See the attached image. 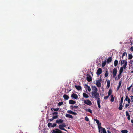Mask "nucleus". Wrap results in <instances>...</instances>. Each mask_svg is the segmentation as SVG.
Returning a JSON list of instances; mask_svg holds the SVG:
<instances>
[{
  "label": "nucleus",
  "instance_id": "f257e3e1",
  "mask_svg": "<svg viewBox=\"0 0 133 133\" xmlns=\"http://www.w3.org/2000/svg\"><path fill=\"white\" fill-rule=\"evenodd\" d=\"M91 94L93 98L97 99L100 97L99 94L97 91L95 92H92Z\"/></svg>",
  "mask_w": 133,
  "mask_h": 133
},
{
  "label": "nucleus",
  "instance_id": "f03ea898",
  "mask_svg": "<svg viewBox=\"0 0 133 133\" xmlns=\"http://www.w3.org/2000/svg\"><path fill=\"white\" fill-rule=\"evenodd\" d=\"M66 125L64 123H63L61 124H60L59 125V128L61 130H64L66 131H67V130L65 129L64 128V127H66Z\"/></svg>",
  "mask_w": 133,
  "mask_h": 133
},
{
  "label": "nucleus",
  "instance_id": "7ed1b4c3",
  "mask_svg": "<svg viewBox=\"0 0 133 133\" xmlns=\"http://www.w3.org/2000/svg\"><path fill=\"white\" fill-rule=\"evenodd\" d=\"M98 129L99 132L100 133H107L106 131L104 128L101 127H99Z\"/></svg>",
  "mask_w": 133,
  "mask_h": 133
},
{
  "label": "nucleus",
  "instance_id": "20e7f679",
  "mask_svg": "<svg viewBox=\"0 0 133 133\" xmlns=\"http://www.w3.org/2000/svg\"><path fill=\"white\" fill-rule=\"evenodd\" d=\"M117 69L115 68H114L113 69V77L114 78L115 77L117 73Z\"/></svg>",
  "mask_w": 133,
  "mask_h": 133
},
{
  "label": "nucleus",
  "instance_id": "39448f33",
  "mask_svg": "<svg viewBox=\"0 0 133 133\" xmlns=\"http://www.w3.org/2000/svg\"><path fill=\"white\" fill-rule=\"evenodd\" d=\"M87 79L88 82H90L92 81V77L89 74H87Z\"/></svg>",
  "mask_w": 133,
  "mask_h": 133
},
{
  "label": "nucleus",
  "instance_id": "423d86ee",
  "mask_svg": "<svg viewBox=\"0 0 133 133\" xmlns=\"http://www.w3.org/2000/svg\"><path fill=\"white\" fill-rule=\"evenodd\" d=\"M84 103L89 105L90 106L92 104L91 101L89 100H87L84 101Z\"/></svg>",
  "mask_w": 133,
  "mask_h": 133
},
{
  "label": "nucleus",
  "instance_id": "0eeeda50",
  "mask_svg": "<svg viewBox=\"0 0 133 133\" xmlns=\"http://www.w3.org/2000/svg\"><path fill=\"white\" fill-rule=\"evenodd\" d=\"M91 87L92 91V92H95L97 91V89L95 86H92Z\"/></svg>",
  "mask_w": 133,
  "mask_h": 133
},
{
  "label": "nucleus",
  "instance_id": "6e6552de",
  "mask_svg": "<svg viewBox=\"0 0 133 133\" xmlns=\"http://www.w3.org/2000/svg\"><path fill=\"white\" fill-rule=\"evenodd\" d=\"M102 72V69L101 68H99L97 70L96 74L97 75H98L101 74Z\"/></svg>",
  "mask_w": 133,
  "mask_h": 133
},
{
  "label": "nucleus",
  "instance_id": "1a4fd4ad",
  "mask_svg": "<svg viewBox=\"0 0 133 133\" xmlns=\"http://www.w3.org/2000/svg\"><path fill=\"white\" fill-rule=\"evenodd\" d=\"M52 131L54 133H62L61 130L57 129H56L55 130H53Z\"/></svg>",
  "mask_w": 133,
  "mask_h": 133
},
{
  "label": "nucleus",
  "instance_id": "9d476101",
  "mask_svg": "<svg viewBox=\"0 0 133 133\" xmlns=\"http://www.w3.org/2000/svg\"><path fill=\"white\" fill-rule=\"evenodd\" d=\"M64 121V120L58 119L56 120V123L58 124L62 123Z\"/></svg>",
  "mask_w": 133,
  "mask_h": 133
},
{
  "label": "nucleus",
  "instance_id": "9b49d317",
  "mask_svg": "<svg viewBox=\"0 0 133 133\" xmlns=\"http://www.w3.org/2000/svg\"><path fill=\"white\" fill-rule=\"evenodd\" d=\"M94 121L96 122L98 125V129L99 127H101V123L99 122V120L97 119H95Z\"/></svg>",
  "mask_w": 133,
  "mask_h": 133
},
{
  "label": "nucleus",
  "instance_id": "f8f14e48",
  "mask_svg": "<svg viewBox=\"0 0 133 133\" xmlns=\"http://www.w3.org/2000/svg\"><path fill=\"white\" fill-rule=\"evenodd\" d=\"M71 97L75 99H77L78 98L77 95L74 93H73L71 95Z\"/></svg>",
  "mask_w": 133,
  "mask_h": 133
},
{
  "label": "nucleus",
  "instance_id": "ddd939ff",
  "mask_svg": "<svg viewBox=\"0 0 133 133\" xmlns=\"http://www.w3.org/2000/svg\"><path fill=\"white\" fill-rule=\"evenodd\" d=\"M96 84L97 86L98 87H100L101 86V84L99 82V81H96Z\"/></svg>",
  "mask_w": 133,
  "mask_h": 133
},
{
  "label": "nucleus",
  "instance_id": "4468645a",
  "mask_svg": "<svg viewBox=\"0 0 133 133\" xmlns=\"http://www.w3.org/2000/svg\"><path fill=\"white\" fill-rule=\"evenodd\" d=\"M85 89L89 91L90 92L91 90L90 87L88 85L86 84L85 86Z\"/></svg>",
  "mask_w": 133,
  "mask_h": 133
},
{
  "label": "nucleus",
  "instance_id": "2eb2a0df",
  "mask_svg": "<svg viewBox=\"0 0 133 133\" xmlns=\"http://www.w3.org/2000/svg\"><path fill=\"white\" fill-rule=\"evenodd\" d=\"M69 103L70 104H74L76 103L75 101L72 100H70L69 101Z\"/></svg>",
  "mask_w": 133,
  "mask_h": 133
},
{
  "label": "nucleus",
  "instance_id": "dca6fc26",
  "mask_svg": "<svg viewBox=\"0 0 133 133\" xmlns=\"http://www.w3.org/2000/svg\"><path fill=\"white\" fill-rule=\"evenodd\" d=\"M63 97L64 99L65 100H67L69 98V96L66 94L64 95Z\"/></svg>",
  "mask_w": 133,
  "mask_h": 133
},
{
  "label": "nucleus",
  "instance_id": "f3484780",
  "mask_svg": "<svg viewBox=\"0 0 133 133\" xmlns=\"http://www.w3.org/2000/svg\"><path fill=\"white\" fill-rule=\"evenodd\" d=\"M67 112L68 113L74 115H76L77 114L75 112H74L70 110H68L67 111Z\"/></svg>",
  "mask_w": 133,
  "mask_h": 133
},
{
  "label": "nucleus",
  "instance_id": "a211bd4d",
  "mask_svg": "<svg viewBox=\"0 0 133 133\" xmlns=\"http://www.w3.org/2000/svg\"><path fill=\"white\" fill-rule=\"evenodd\" d=\"M125 100L126 101H128V103H130V99L129 98V97L128 96H126V97L125 98Z\"/></svg>",
  "mask_w": 133,
  "mask_h": 133
},
{
  "label": "nucleus",
  "instance_id": "6ab92c4d",
  "mask_svg": "<svg viewBox=\"0 0 133 133\" xmlns=\"http://www.w3.org/2000/svg\"><path fill=\"white\" fill-rule=\"evenodd\" d=\"M75 88L78 90H81L82 88L80 86H77V85H75Z\"/></svg>",
  "mask_w": 133,
  "mask_h": 133
},
{
  "label": "nucleus",
  "instance_id": "aec40b11",
  "mask_svg": "<svg viewBox=\"0 0 133 133\" xmlns=\"http://www.w3.org/2000/svg\"><path fill=\"white\" fill-rule=\"evenodd\" d=\"M112 60V58L111 57H110L108 58L107 60V63H109L110 62H111Z\"/></svg>",
  "mask_w": 133,
  "mask_h": 133
},
{
  "label": "nucleus",
  "instance_id": "412c9836",
  "mask_svg": "<svg viewBox=\"0 0 133 133\" xmlns=\"http://www.w3.org/2000/svg\"><path fill=\"white\" fill-rule=\"evenodd\" d=\"M83 97L85 98H88L89 97V96L88 95L85 93H83Z\"/></svg>",
  "mask_w": 133,
  "mask_h": 133
},
{
  "label": "nucleus",
  "instance_id": "4be33fe9",
  "mask_svg": "<svg viewBox=\"0 0 133 133\" xmlns=\"http://www.w3.org/2000/svg\"><path fill=\"white\" fill-rule=\"evenodd\" d=\"M127 64V62H125V64H124L123 66H122V68H123L124 69H126L127 67L126 66Z\"/></svg>",
  "mask_w": 133,
  "mask_h": 133
},
{
  "label": "nucleus",
  "instance_id": "5701e85b",
  "mask_svg": "<svg viewBox=\"0 0 133 133\" xmlns=\"http://www.w3.org/2000/svg\"><path fill=\"white\" fill-rule=\"evenodd\" d=\"M123 69L122 67H121L119 69V73L122 74L123 71Z\"/></svg>",
  "mask_w": 133,
  "mask_h": 133
},
{
  "label": "nucleus",
  "instance_id": "b1692460",
  "mask_svg": "<svg viewBox=\"0 0 133 133\" xmlns=\"http://www.w3.org/2000/svg\"><path fill=\"white\" fill-rule=\"evenodd\" d=\"M118 63V62L117 60H115V61L114 63V64L115 66H116L117 65Z\"/></svg>",
  "mask_w": 133,
  "mask_h": 133
},
{
  "label": "nucleus",
  "instance_id": "393cba45",
  "mask_svg": "<svg viewBox=\"0 0 133 133\" xmlns=\"http://www.w3.org/2000/svg\"><path fill=\"white\" fill-rule=\"evenodd\" d=\"M108 74H109L108 71V70H107L105 72V77H108Z\"/></svg>",
  "mask_w": 133,
  "mask_h": 133
},
{
  "label": "nucleus",
  "instance_id": "a878e982",
  "mask_svg": "<svg viewBox=\"0 0 133 133\" xmlns=\"http://www.w3.org/2000/svg\"><path fill=\"white\" fill-rule=\"evenodd\" d=\"M127 62L126 61L124 60H122L121 62V65H122L123 64H124L125 62Z\"/></svg>",
  "mask_w": 133,
  "mask_h": 133
},
{
  "label": "nucleus",
  "instance_id": "bb28decb",
  "mask_svg": "<svg viewBox=\"0 0 133 133\" xmlns=\"http://www.w3.org/2000/svg\"><path fill=\"white\" fill-rule=\"evenodd\" d=\"M122 104L119 103V106L118 109L119 110H121L122 109L123 106L122 105Z\"/></svg>",
  "mask_w": 133,
  "mask_h": 133
},
{
  "label": "nucleus",
  "instance_id": "cd10ccee",
  "mask_svg": "<svg viewBox=\"0 0 133 133\" xmlns=\"http://www.w3.org/2000/svg\"><path fill=\"white\" fill-rule=\"evenodd\" d=\"M111 99L110 101L111 102H113L114 100V98L113 96L112 95L110 96Z\"/></svg>",
  "mask_w": 133,
  "mask_h": 133
},
{
  "label": "nucleus",
  "instance_id": "c85d7f7f",
  "mask_svg": "<svg viewBox=\"0 0 133 133\" xmlns=\"http://www.w3.org/2000/svg\"><path fill=\"white\" fill-rule=\"evenodd\" d=\"M112 93V90L111 89H110L108 91V95L109 96Z\"/></svg>",
  "mask_w": 133,
  "mask_h": 133
},
{
  "label": "nucleus",
  "instance_id": "c756f323",
  "mask_svg": "<svg viewBox=\"0 0 133 133\" xmlns=\"http://www.w3.org/2000/svg\"><path fill=\"white\" fill-rule=\"evenodd\" d=\"M132 56L131 54H129L128 55V59H131L132 58Z\"/></svg>",
  "mask_w": 133,
  "mask_h": 133
},
{
  "label": "nucleus",
  "instance_id": "7c9ffc66",
  "mask_svg": "<svg viewBox=\"0 0 133 133\" xmlns=\"http://www.w3.org/2000/svg\"><path fill=\"white\" fill-rule=\"evenodd\" d=\"M59 109V108H51V110L52 111H53V110H54L55 111H57Z\"/></svg>",
  "mask_w": 133,
  "mask_h": 133
},
{
  "label": "nucleus",
  "instance_id": "2f4dec72",
  "mask_svg": "<svg viewBox=\"0 0 133 133\" xmlns=\"http://www.w3.org/2000/svg\"><path fill=\"white\" fill-rule=\"evenodd\" d=\"M110 85V81L109 80L108 81H107V86L108 87V88L109 87Z\"/></svg>",
  "mask_w": 133,
  "mask_h": 133
},
{
  "label": "nucleus",
  "instance_id": "473e14b6",
  "mask_svg": "<svg viewBox=\"0 0 133 133\" xmlns=\"http://www.w3.org/2000/svg\"><path fill=\"white\" fill-rule=\"evenodd\" d=\"M106 63V62L104 61L103 62L102 64V67H104Z\"/></svg>",
  "mask_w": 133,
  "mask_h": 133
},
{
  "label": "nucleus",
  "instance_id": "72a5a7b5",
  "mask_svg": "<svg viewBox=\"0 0 133 133\" xmlns=\"http://www.w3.org/2000/svg\"><path fill=\"white\" fill-rule=\"evenodd\" d=\"M97 104H100L101 102V99H100L99 98H97Z\"/></svg>",
  "mask_w": 133,
  "mask_h": 133
},
{
  "label": "nucleus",
  "instance_id": "f704fd0d",
  "mask_svg": "<svg viewBox=\"0 0 133 133\" xmlns=\"http://www.w3.org/2000/svg\"><path fill=\"white\" fill-rule=\"evenodd\" d=\"M121 132L122 133H127L128 131L127 130H122Z\"/></svg>",
  "mask_w": 133,
  "mask_h": 133
},
{
  "label": "nucleus",
  "instance_id": "c9c22d12",
  "mask_svg": "<svg viewBox=\"0 0 133 133\" xmlns=\"http://www.w3.org/2000/svg\"><path fill=\"white\" fill-rule=\"evenodd\" d=\"M125 55H127V53L125 52H124V53H123L122 56V58H123V56H125Z\"/></svg>",
  "mask_w": 133,
  "mask_h": 133
},
{
  "label": "nucleus",
  "instance_id": "e433bc0d",
  "mask_svg": "<svg viewBox=\"0 0 133 133\" xmlns=\"http://www.w3.org/2000/svg\"><path fill=\"white\" fill-rule=\"evenodd\" d=\"M122 74L119 73V74L118 75V79H120L121 75Z\"/></svg>",
  "mask_w": 133,
  "mask_h": 133
},
{
  "label": "nucleus",
  "instance_id": "4c0bfd02",
  "mask_svg": "<svg viewBox=\"0 0 133 133\" xmlns=\"http://www.w3.org/2000/svg\"><path fill=\"white\" fill-rule=\"evenodd\" d=\"M130 97L131 98V102L133 103V96L131 95L130 96Z\"/></svg>",
  "mask_w": 133,
  "mask_h": 133
},
{
  "label": "nucleus",
  "instance_id": "58836bf2",
  "mask_svg": "<svg viewBox=\"0 0 133 133\" xmlns=\"http://www.w3.org/2000/svg\"><path fill=\"white\" fill-rule=\"evenodd\" d=\"M53 118L52 119H49V120L50 121H52L54 119H56V118H57V117H52Z\"/></svg>",
  "mask_w": 133,
  "mask_h": 133
},
{
  "label": "nucleus",
  "instance_id": "ea45409f",
  "mask_svg": "<svg viewBox=\"0 0 133 133\" xmlns=\"http://www.w3.org/2000/svg\"><path fill=\"white\" fill-rule=\"evenodd\" d=\"M126 116H130V115L129 114L128 112L127 111L126 112Z\"/></svg>",
  "mask_w": 133,
  "mask_h": 133
},
{
  "label": "nucleus",
  "instance_id": "a19ab883",
  "mask_svg": "<svg viewBox=\"0 0 133 133\" xmlns=\"http://www.w3.org/2000/svg\"><path fill=\"white\" fill-rule=\"evenodd\" d=\"M122 82V81H119V84H118V86L119 87H120V86H121V85Z\"/></svg>",
  "mask_w": 133,
  "mask_h": 133
},
{
  "label": "nucleus",
  "instance_id": "79ce46f5",
  "mask_svg": "<svg viewBox=\"0 0 133 133\" xmlns=\"http://www.w3.org/2000/svg\"><path fill=\"white\" fill-rule=\"evenodd\" d=\"M123 97H122L121 98L120 103L122 104L123 102Z\"/></svg>",
  "mask_w": 133,
  "mask_h": 133
},
{
  "label": "nucleus",
  "instance_id": "37998d69",
  "mask_svg": "<svg viewBox=\"0 0 133 133\" xmlns=\"http://www.w3.org/2000/svg\"><path fill=\"white\" fill-rule=\"evenodd\" d=\"M63 103L61 102H59L58 104V106H60L62 105L63 104Z\"/></svg>",
  "mask_w": 133,
  "mask_h": 133
},
{
  "label": "nucleus",
  "instance_id": "c03bdc74",
  "mask_svg": "<svg viewBox=\"0 0 133 133\" xmlns=\"http://www.w3.org/2000/svg\"><path fill=\"white\" fill-rule=\"evenodd\" d=\"M52 124L51 123H49L48 124V127H52Z\"/></svg>",
  "mask_w": 133,
  "mask_h": 133
},
{
  "label": "nucleus",
  "instance_id": "a18cd8bd",
  "mask_svg": "<svg viewBox=\"0 0 133 133\" xmlns=\"http://www.w3.org/2000/svg\"><path fill=\"white\" fill-rule=\"evenodd\" d=\"M56 123H54L52 125V127H54L56 126Z\"/></svg>",
  "mask_w": 133,
  "mask_h": 133
},
{
  "label": "nucleus",
  "instance_id": "49530a36",
  "mask_svg": "<svg viewBox=\"0 0 133 133\" xmlns=\"http://www.w3.org/2000/svg\"><path fill=\"white\" fill-rule=\"evenodd\" d=\"M109 97V96L108 95V96H106L104 97V98L105 99H107Z\"/></svg>",
  "mask_w": 133,
  "mask_h": 133
},
{
  "label": "nucleus",
  "instance_id": "de8ad7c7",
  "mask_svg": "<svg viewBox=\"0 0 133 133\" xmlns=\"http://www.w3.org/2000/svg\"><path fill=\"white\" fill-rule=\"evenodd\" d=\"M88 111L89 112H90V113H92V110L91 109H90L89 108L88 109Z\"/></svg>",
  "mask_w": 133,
  "mask_h": 133
},
{
  "label": "nucleus",
  "instance_id": "09e8293b",
  "mask_svg": "<svg viewBox=\"0 0 133 133\" xmlns=\"http://www.w3.org/2000/svg\"><path fill=\"white\" fill-rule=\"evenodd\" d=\"M85 119L86 121H88L89 120V118H88V117H85Z\"/></svg>",
  "mask_w": 133,
  "mask_h": 133
},
{
  "label": "nucleus",
  "instance_id": "8fccbe9b",
  "mask_svg": "<svg viewBox=\"0 0 133 133\" xmlns=\"http://www.w3.org/2000/svg\"><path fill=\"white\" fill-rule=\"evenodd\" d=\"M132 86V85H131L130 87H129L128 88H127L128 90L129 91L130 90L131 88V87Z\"/></svg>",
  "mask_w": 133,
  "mask_h": 133
},
{
  "label": "nucleus",
  "instance_id": "3c124183",
  "mask_svg": "<svg viewBox=\"0 0 133 133\" xmlns=\"http://www.w3.org/2000/svg\"><path fill=\"white\" fill-rule=\"evenodd\" d=\"M65 116H72L71 115L67 114Z\"/></svg>",
  "mask_w": 133,
  "mask_h": 133
},
{
  "label": "nucleus",
  "instance_id": "603ef678",
  "mask_svg": "<svg viewBox=\"0 0 133 133\" xmlns=\"http://www.w3.org/2000/svg\"><path fill=\"white\" fill-rule=\"evenodd\" d=\"M129 106V104H126L125 105V107L126 108H127Z\"/></svg>",
  "mask_w": 133,
  "mask_h": 133
},
{
  "label": "nucleus",
  "instance_id": "864d4df0",
  "mask_svg": "<svg viewBox=\"0 0 133 133\" xmlns=\"http://www.w3.org/2000/svg\"><path fill=\"white\" fill-rule=\"evenodd\" d=\"M97 104L98 105V108H99L100 109V108H101L100 104Z\"/></svg>",
  "mask_w": 133,
  "mask_h": 133
},
{
  "label": "nucleus",
  "instance_id": "5fc2aeb1",
  "mask_svg": "<svg viewBox=\"0 0 133 133\" xmlns=\"http://www.w3.org/2000/svg\"><path fill=\"white\" fill-rule=\"evenodd\" d=\"M53 114L54 115H57L58 114V112H53Z\"/></svg>",
  "mask_w": 133,
  "mask_h": 133
},
{
  "label": "nucleus",
  "instance_id": "6e6d98bb",
  "mask_svg": "<svg viewBox=\"0 0 133 133\" xmlns=\"http://www.w3.org/2000/svg\"><path fill=\"white\" fill-rule=\"evenodd\" d=\"M70 108L71 109L74 108V106H73V105H71L70 106Z\"/></svg>",
  "mask_w": 133,
  "mask_h": 133
},
{
  "label": "nucleus",
  "instance_id": "4d7b16f0",
  "mask_svg": "<svg viewBox=\"0 0 133 133\" xmlns=\"http://www.w3.org/2000/svg\"><path fill=\"white\" fill-rule=\"evenodd\" d=\"M74 108H77L78 107V106H74Z\"/></svg>",
  "mask_w": 133,
  "mask_h": 133
},
{
  "label": "nucleus",
  "instance_id": "13d9d810",
  "mask_svg": "<svg viewBox=\"0 0 133 133\" xmlns=\"http://www.w3.org/2000/svg\"><path fill=\"white\" fill-rule=\"evenodd\" d=\"M118 79H118V78H117V77H115V80H118Z\"/></svg>",
  "mask_w": 133,
  "mask_h": 133
},
{
  "label": "nucleus",
  "instance_id": "bf43d9fd",
  "mask_svg": "<svg viewBox=\"0 0 133 133\" xmlns=\"http://www.w3.org/2000/svg\"><path fill=\"white\" fill-rule=\"evenodd\" d=\"M120 87H118H118H117V90H119V88H120Z\"/></svg>",
  "mask_w": 133,
  "mask_h": 133
},
{
  "label": "nucleus",
  "instance_id": "052dcab7",
  "mask_svg": "<svg viewBox=\"0 0 133 133\" xmlns=\"http://www.w3.org/2000/svg\"><path fill=\"white\" fill-rule=\"evenodd\" d=\"M107 132H108V133H111L110 132L109 130H108L107 131Z\"/></svg>",
  "mask_w": 133,
  "mask_h": 133
},
{
  "label": "nucleus",
  "instance_id": "680f3d73",
  "mask_svg": "<svg viewBox=\"0 0 133 133\" xmlns=\"http://www.w3.org/2000/svg\"><path fill=\"white\" fill-rule=\"evenodd\" d=\"M131 122L133 123V119H132L131 120Z\"/></svg>",
  "mask_w": 133,
  "mask_h": 133
},
{
  "label": "nucleus",
  "instance_id": "e2e57ef3",
  "mask_svg": "<svg viewBox=\"0 0 133 133\" xmlns=\"http://www.w3.org/2000/svg\"><path fill=\"white\" fill-rule=\"evenodd\" d=\"M128 119L129 120L130 119V117H128Z\"/></svg>",
  "mask_w": 133,
  "mask_h": 133
},
{
  "label": "nucleus",
  "instance_id": "0e129e2a",
  "mask_svg": "<svg viewBox=\"0 0 133 133\" xmlns=\"http://www.w3.org/2000/svg\"><path fill=\"white\" fill-rule=\"evenodd\" d=\"M131 49V50L132 51H133V48H132V49H131H131Z\"/></svg>",
  "mask_w": 133,
  "mask_h": 133
},
{
  "label": "nucleus",
  "instance_id": "69168bd1",
  "mask_svg": "<svg viewBox=\"0 0 133 133\" xmlns=\"http://www.w3.org/2000/svg\"><path fill=\"white\" fill-rule=\"evenodd\" d=\"M99 81V82H101L102 81L101 79H100Z\"/></svg>",
  "mask_w": 133,
  "mask_h": 133
},
{
  "label": "nucleus",
  "instance_id": "338daca9",
  "mask_svg": "<svg viewBox=\"0 0 133 133\" xmlns=\"http://www.w3.org/2000/svg\"><path fill=\"white\" fill-rule=\"evenodd\" d=\"M131 73H133V71H132L131 72Z\"/></svg>",
  "mask_w": 133,
  "mask_h": 133
},
{
  "label": "nucleus",
  "instance_id": "774afa93",
  "mask_svg": "<svg viewBox=\"0 0 133 133\" xmlns=\"http://www.w3.org/2000/svg\"><path fill=\"white\" fill-rule=\"evenodd\" d=\"M132 48H133V46L131 47V49H132Z\"/></svg>",
  "mask_w": 133,
  "mask_h": 133
}]
</instances>
